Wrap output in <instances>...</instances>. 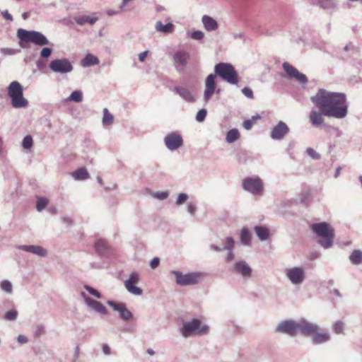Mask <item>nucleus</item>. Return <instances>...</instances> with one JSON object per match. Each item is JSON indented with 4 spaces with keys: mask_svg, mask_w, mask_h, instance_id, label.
Wrapping results in <instances>:
<instances>
[{
    "mask_svg": "<svg viewBox=\"0 0 362 362\" xmlns=\"http://www.w3.org/2000/svg\"><path fill=\"white\" fill-rule=\"evenodd\" d=\"M310 100L328 117L341 119L348 114L349 105L344 93L320 88Z\"/></svg>",
    "mask_w": 362,
    "mask_h": 362,
    "instance_id": "f257e3e1",
    "label": "nucleus"
},
{
    "mask_svg": "<svg viewBox=\"0 0 362 362\" xmlns=\"http://www.w3.org/2000/svg\"><path fill=\"white\" fill-rule=\"evenodd\" d=\"M219 76L223 81L236 85L238 83V76L234 66L229 63L221 62L214 66V73L209 74L205 80V89L204 92V100L208 102L211 96L216 92L220 93V90H216V77Z\"/></svg>",
    "mask_w": 362,
    "mask_h": 362,
    "instance_id": "f03ea898",
    "label": "nucleus"
},
{
    "mask_svg": "<svg viewBox=\"0 0 362 362\" xmlns=\"http://www.w3.org/2000/svg\"><path fill=\"white\" fill-rule=\"evenodd\" d=\"M312 230L317 236V243L324 249H329L332 247L334 232L326 222L315 223L312 225Z\"/></svg>",
    "mask_w": 362,
    "mask_h": 362,
    "instance_id": "7ed1b4c3",
    "label": "nucleus"
},
{
    "mask_svg": "<svg viewBox=\"0 0 362 362\" xmlns=\"http://www.w3.org/2000/svg\"><path fill=\"white\" fill-rule=\"evenodd\" d=\"M209 331V327L205 324L202 325L198 318L184 322L182 327L180 329V333L185 338H188L193 334L202 336L206 334Z\"/></svg>",
    "mask_w": 362,
    "mask_h": 362,
    "instance_id": "20e7f679",
    "label": "nucleus"
},
{
    "mask_svg": "<svg viewBox=\"0 0 362 362\" xmlns=\"http://www.w3.org/2000/svg\"><path fill=\"white\" fill-rule=\"evenodd\" d=\"M17 36L21 42H33L38 46L49 45V42L42 33L35 30H26L19 28L17 31Z\"/></svg>",
    "mask_w": 362,
    "mask_h": 362,
    "instance_id": "39448f33",
    "label": "nucleus"
},
{
    "mask_svg": "<svg viewBox=\"0 0 362 362\" xmlns=\"http://www.w3.org/2000/svg\"><path fill=\"white\" fill-rule=\"evenodd\" d=\"M170 273L175 276L176 284L181 286L197 284L202 276L201 273L199 272H189L184 274L180 271L172 270Z\"/></svg>",
    "mask_w": 362,
    "mask_h": 362,
    "instance_id": "423d86ee",
    "label": "nucleus"
},
{
    "mask_svg": "<svg viewBox=\"0 0 362 362\" xmlns=\"http://www.w3.org/2000/svg\"><path fill=\"white\" fill-rule=\"evenodd\" d=\"M242 186L244 190L253 195H262L263 182L259 177H247L243 180Z\"/></svg>",
    "mask_w": 362,
    "mask_h": 362,
    "instance_id": "0eeeda50",
    "label": "nucleus"
},
{
    "mask_svg": "<svg viewBox=\"0 0 362 362\" xmlns=\"http://www.w3.org/2000/svg\"><path fill=\"white\" fill-rule=\"evenodd\" d=\"M284 274L287 279L296 286L302 284L305 279V272L302 267L286 268Z\"/></svg>",
    "mask_w": 362,
    "mask_h": 362,
    "instance_id": "6e6552de",
    "label": "nucleus"
},
{
    "mask_svg": "<svg viewBox=\"0 0 362 362\" xmlns=\"http://www.w3.org/2000/svg\"><path fill=\"white\" fill-rule=\"evenodd\" d=\"M298 320H284L278 323L274 329L276 333L295 337L298 333Z\"/></svg>",
    "mask_w": 362,
    "mask_h": 362,
    "instance_id": "1a4fd4ad",
    "label": "nucleus"
},
{
    "mask_svg": "<svg viewBox=\"0 0 362 362\" xmlns=\"http://www.w3.org/2000/svg\"><path fill=\"white\" fill-rule=\"evenodd\" d=\"M49 66L53 72L62 74L70 73L74 69L71 62L66 58L52 60Z\"/></svg>",
    "mask_w": 362,
    "mask_h": 362,
    "instance_id": "9d476101",
    "label": "nucleus"
},
{
    "mask_svg": "<svg viewBox=\"0 0 362 362\" xmlns=\"http://www.w3.org/2000/svg\"><path fill=\"white\" fill-rule=\"evenodd\" d=\"M298 332L304 337H312L315 332L320 331L321 328L318 324L310 322L305 318L301 317L298 320Z\"/></svg>",
    "mask_w": 362,
    "mask_h": 362,
    "instance_id": "9b49d317",
    "label": "nucleus"
},
{
    "mask_svg": "<svg viewBox=\"0 0 362 362\" xmlns=\"http://www.w3.org/2000/svg\"><path fill=\"white\" fill-rule=\"evenodd\" d=\"M232 271L240 275L245 280L249 279L252 274L251 267L245 260L237 261L233 264Z\"/></svg>",
    "mask_w": 362,
    "mask_h": 362,
    "instance_id": "f8f14e48",
    "label": "nucleus"
},
{
    "mask_svg": "<svg viewBox=\"0 0 362 362\" xmlns=\"http://www.w3.org/2000/svg\"><path fill=\"white\" fill-rule=\"evenodd\" d=\"M282 66L284 70L286 72V74L291 78H295L301 84L307 83L308 78L306 76L302 73H300L298 71V69H296L294 66H293L288 62H284Z\"/></svg>",
    "mask_w": 362,
    "mask_h": 362,
    "instance_id": "ddd939ff",
    "label": "nucleus"
},
{
    "mask_svg": "<svg viewBox=\"0 0 362 362\" xmlns=\"http://www.w3.org/2000/svg\"><path fill=\"white\" fill-rule=\"evenodd\" d=\"M114 310L119 313V317L124 320H129L133 317V315L130 310H129L125 304L122 303H115L112 300H108L107 302Z\"/></svg>",
    "mask_w": 362,
    "mask_h": 362,
    "instance_id": "4468645a",
    "label": "nucleus"
},
{
    "mask_svg": "<svg viewBox=\"0 0 362 362\" xmlns=\"http://www.w3.org/2000/svg\"><path fill=\"white\" fill-rule=\"evenodd\" d=\"M289 128L287 124L280 121L274 127L270 133V136L274 140H281L288 133Z\"/></svg>",
    "mask_w": 362,
    "mask_h": 362,
    "instance_id": "2eb2a0df",
    "label": "nucleus"
},
{
    "mask_svg": "<svg viewBox=\"0 0 362 362\" xmlns=\"http://www.w3.org/2000/svg\"><path fill=\"white\" fill-rule=\"evenodd\" d=\"M164 142L168 149L174 151L182 146V139L180 134L173 132L165 136Z\"/></svg>",
    "mask_w": 362,
    "mask_h": 362,
    "instance_id": "dca6fc26",
    "label": "nucleus"
},
{
    "mask_svg": "<svg viewBox=\"0 0 362 362\" xmlns=\"http://www.w3.org/2000/svg\"><path fill=\"white\" fill-rule=\"evenodd\" d=\"M189 54L185 51L176 52L173 55L174 64L178 71H182L186 66Z\"/></svg>",
    "mask_w": 362,
    "mask_h": 362,
    "instance_id": "f3484780",
    "label": "nucleus"
},
{
    "mask_svg": "<svg viewBox=\"0 0 362 362\" xmlns=\"http://www.w3.org/2000/svg\"><path fill=\"white\" fill-rule=\"evenodd\" d=\"M324 116L325 115L322 111L313 108L309 115L310 122L313 127L316 128H322L325 123Z\"/></svg>",
    "mask_w": 362,
    "mask_h": 362,
    "instance_id": "a211bd4d",
    "label": "nucleus"
},
{
    "mask_svg": "<svg viewBox=\"0 0 362 362\" xmlns=\"http://www.w3.org/2000/svg\"><path fill=\"white\" fill-rule=\"evenodd\" d=\"M18 249L30 252L41 257H45L47 256V251L40 245H19Z\"/></svg>",
    "mask_w": 362,
    "mask_h": 362,
    "instance_id": "6ab92c4d",
    "label": "nucleus"
},
{
    "mask_svg": "<svg viewBox=\"0 0 362 362\" xmlns=\"http://www.w3.org/2000/svg\"><path fill=\"white\" fill-rule=\"evenodd\" d=\"M94 248L98 255L103 257H107L110 253V246L105 239H98L94 244Z\"/></svg>",
    "mask_w": 362,
    "mask_h": 362,
    "instance_id": "aec40b11",
    "label": "nucleus"
},
{
    "mask_svg": "<svg viewBox=\"0 0 362 362\" xmlns=\"http://www.w3.org/2000/svg\"><path fill=\"white\" fill-rule=\"evenodd\" d=\"M3 305L5 308H11L4 314L2 317L3 320L6 321H15L18 317V312L13 308V303L9 300H5L3 302Z\"/></svg>",
    "mask_w": 362,
    "mask_h": 362,
    "instance_id": "412c9836",
    "label": "nucleus"
},
{
    "mask_svg": "<svg viewBox=\"0 0 362 362\" xmlns=\"http://www.w3.org/2000/svg\"><path fill=\"white\" fill-rule=\"evenodd\" d=\"M330 334L327 332L317 331L310 337L311 342L314 345L325 344L330 340Z\"/></svg>",
    "mask_w": 362,
    "mask_h": 362,
    "instance_id": "4be33fe9",
    "label": "nucleus"
},
{
    "mask_svg": "<svg viewBox=\"0 0 362 362\" xmlns=\"http://www.w3.org/2000/svg\"><path fill=\"white\" fill-rule=\"evenodd\" d=\"M173 91L178 94L183 100L187 103L195 102L194 97L188 88L181 86H175L173 88Z\"/></svg>",
    "mask_w": 362,
    "mask_h": 362,
    "instance_id": "5701e85b",
    "label": "nucleus"
},
{
    "mask_svg": "<svg viewBox=\"0 0 362 362\" xmlns=\"http://www.w3.org/2000/svg\"><path fill=\"white\" fill-rule=\"evenodd\" d=\"M85 302L88 307H90L95 312L101 315H105L107 313V308L102 303L90 298H86Z\"/></svg>",
    "mask_w": 362,
    "mask_h": 362,
    "instance_id": "b1692460",
    "label": "nucleus"
},
{
    "mask_svg": "<svg viewBox=\"0 0 362 362\" xmlns=\"http://www.w3.org/2000/svg\"><path fill=\"white\" fill-rule=\"evenodd\" d=\"M23 93V86L19 82L16 81L11 82L8 87V95L10 97V98H12L16 95H19Z\"/></svg>",
    "mask_w": 362,
    "mask_h": 362,
    "instance_id": "393cba45",
    "label": "nucleus"
},
{
    "mask_svg": "<svg viewBox=\"0 0 362 362\" xmlns=\"http://www.w3.org/2000/svg\"><path fill=\"white\" fill-rule=\"evenodd\" d=\"M202 21L204 28L207 31H209V32L215 31L218 28L217 21L209 16H206V15L203 16V17L202 18Z\"/></svg>",
    "mask_w": 362,
    "mask_h": 362,
    "instance_id": "a878e982",
    "label": "nucleus"
},
{
    "mask_svg": "<svg viewBox=\"0 0 362 362\" xmlns=\"http://www.w3.org/2000/svg\"><path fill=\"white\" fill-rule=\"evenodd\" d=\"M225 241L226 243V245L223 246V249L228 250V254L226 257V261L227 262H229L233 260L235 257V255L233 252L234 249L235 241L232 237L226 238Z\"/></svg>",
    "mask_w": 362,
    "mask_h": 362,
    "instance_id": "bb28decb",
    "label": "nucleus"
},
{
    "mask_svg": "<svg viewBox=\"0 0 362 362\" xmlns=\"http://www.w3.org/2000/svg\"><path fill=\"white\" fill-rule=\"evenodd\" d=\"M254 231L261 241L267 240L270 236L269 230L266 226H256Z\"/></svg>",
    "mask_w": 362,
    "mask_h": 362,
    "instance_id": "cd10ccee",
    "label": "nucleus"
},
{
    "mask_svg": "<svg viewBox=\"0 0 362 362\" xmlns=\"http://www.w3.org/2000/svg\"><path fill=\"white\" fill-rule=\"evenodd\" d=\"M175 26L172 23L163 25L161 21H157L155 25V29L159 33L164 34L172 33L174 31Z\"/></svg>",
    "mask_w": 362,
    "mask_h": 362,
    "instance_id": "c85d7f7f",
    "label": "nucleus"
},
{
    "mask_svg": "<svg viewBox=\"0 0 362 362\" xmlns=\"http://www.w3.org/2000/svg\"><path fill=\"white\" fill-rule=\"evenodd\" d=\"M71 175L75 180H86L89 177V173L86 168L81 167L71 173Z\"/></svg>",
    "mask_w": 362,
    "mask_h": 362,
    "instance_id": "c756f323",
    "label": "nucleus"
},
{
    "mask_svg": "<svg viewBox=\"0 0 362 362\" xmlns=\"http://www.w3.org/2000/svg\"><path fill=\"white\" fill-rule=\"evenodd\" d=\"M11 99V105L14 108H24L26 107L28 103L27 99L23 97V93L16 95Z\"/></svg>",
    "mask_w": 362,
    "mask_h": 362,
    "instance_id": "7c9ffc66",
    "label": "nucleus"
},
{
    "mask_svg": "<svg viewBox=\"0 0 362 362\" xmlns=\"http://www.w3.org/2000/svg\"><path fill=\"white\" fill-rule=\"evenodd\" d=\"M100 63V60L98 58L93 54H88L86 57L81 60V65L83 67H89L91 66L98 65Z\"/></svg>",
    "mask_w": 362,
    "mask_h": 362,
    "instance_id": "2f4dec72",
    "label": "nucleus"
},
{
    "mask_svg": "<svg viewBox=\"0 0 362 362\" xmlns=\"http://www.w3.org/2000/svg\"><path fill=\"white\" fill-rule=\"evenodd\" d=\"M318 5L320 8L327 9H335L339 6L338 0H319Z\"/></svg>",
    "mask_w": 362,
    "mask_h": 362,
    "instance_id": "473e14b6",
    "label": "nucleus"
},
{
    "mask_svg": "<svg viewBox=\"0 0 362 362\" xmlns=\"http://www.w3.org/2000/svg\"><path fill=\"white\" fill-rule=\"evenodd\" d=\"M240 240L241 243L245 246H248L251 243V234L249 230L244 227L240 233Z\"/></svg>",
    "mask_w": 362,
    "mask_h": 362,
    "instance_id": "72a5a7b5",
    "label": "nucleus"
},
{
    "mask_svg": "<svg viewBox=\"0 0 362 362\" xmlns=\"http://www.w3.org/2000/svg\"><path fill=\"white\" fill-rule=\"evenodd\" d=\"M349 260L354 265L360 264L362 263V252L354 250L349 256Z\"/></svg>",
    "mask_w": 362,
    "mask_h": 362,
    "instance_id": "f704fd0d",
    "label": "nucleus"
},
{
    "mask_svg": "<svg viewBox=\"0 0 362 362\" xmlns=\"http://www.w3.org/2000/svg\"><path fill=\"white\" fill-rule=\"evenodd\" d=\"M98 21L97 17H90L88 16H82L76 18V22L81 25H83L86 23H89L90 25H93Z\"/></svg>",
    "mask_w": 362,
    "mask_h": 362,
    "instance_id": "c9c22d12",
    "label": "nucleus"
},
{
    "mask_svg": "<svg viewBox=\"0 0 362 362\" xmlns=\"http://www.w3.org/2000/svg\"><path fill=\"white\" fill-rule=\"evenodd\" d=\"M49 200L45 197H36V210L39 212L44 210L48 205Z\"/></svg>",
    "mask_w": 362,
    "mask_h": 362,
    "instance_id": "e433bc0d",
    "label": "nucleus"
},
{
    "mask_svg": "<svg viewBox=\"0 0 362 362\" xmlns=\"http://www.w3.org/2000/svg\"><path fill=\"white\" fill-rule=\"evenodd\" d=\"M124 285L127 290L133 295L141 296L143 293V291L141 288L130 284L129 281H124Z\"/></svg>",
    "mask_w": 362,
    "mask_h": 362,
    "instance_id": "4c0bfd02",
    "label": "nucleus"
},
{
    "mask_svg": "<svg viewBox=\"0 0 362 362\" xmlns=\"http://www.w3.org/2000/svg\"><path fill=\"white\" fill-rule=\"evenodd\" d=\"M114 117L107 108L103 109V124L110 126L113 123Z\"/></svg>",
    "mask_w": 362,
    "mask_h": 362,
    "instance_id": "58836bf2",
    "label": "nucleus"
},
{
    "mask_svg": "<svg viewBox=\"0 0 362 362\" xmlns=\"http://www.w3.org/2000/svg\"><path fill=\"white\" fill-rule=\"evenodd\" d=\"M240 136L239 132L237 129H233L228 132L226 134V141L228 143L235 141Z\"/></svg>",
    "mask_w": 362,
    "mask_h": 362,
    "instance_id": "ea45409f",
    "label": "nucleus"
},
{
    "mask_svg": "<svg viewBox=\"0 0 362 362\" xmlns=\"http://www.w3.org/2000/svg\"><path fill=\"white\" fill-rule=\"evenodd\" d=\"M83 100V94L81 90H75L71 93L67 98V101H73L75 103H80Z\"/></svg>",
    "mask_w": 362,
    "mask_h": 362,
    "instance_id": "a19ab883",
    "label": "nucleus"
},
{
    "mask_svg": "<svg viewBox=\"0 0 362 362\" xmlns=\"http://www.w3.org/2000/svg\"><path fill=\"white\" fill-rule=\"evenodd\" d=\"M259 119H260V116L259 115L252 116L251 119L245 120L243 122V126L245 129L250 130L252 129L256 121Z\"/></svg>",
    "mask_w": 362,
    "mask_h": 362,
    "instance_id": "79ce46f5",
    "label": "nucleus"
},
{
    "mask_svg": "<svg viewBox=\"0 0 362 362\" xmlns=\"http://www.w3.org/2000/svg\"><path fill=\"white\" fill-rule=\"evenodd\" d=\"M33 144V138L30 135H27L24 137L22 141V146L24 149H30Z\"/></svg>",
    "mask_w": 362,
    "mask_h": 362,
    "instance_id": "37998d69",
    "label": "nucleus"
},
{
    "mask_svg": "<svg viewBox=\"0 0 362 362\" xmlns=\"http://www.w3.org/2000/svg\"><path fill=\"white\" fill-rule=\"evenodd\" d=\"M1 288L8 293H12V284L8 280H4L0 284Z\"/></svg>",
    "mask_w": 362,
    "mask_h": 362,
    "instance_id": "c03bdc74",
    "label": "nucleus"
},
{
    "mask_svg": "<svg viewBox=\"0 0 362 362\" xmlns=\"http://www.w3.org/2000/svg\"><path fill=\"white\" fill-rule=\"evenodd\" d=\"M45 334V326L42 325H37L34 330H33V334L35 338H38L42 335H44Z\"/></svg>",
    "mask_w": 362,
    "mask_h": 362,
    "instance_id": "a18cd8bd",
    "label": "nucleus"
},
{
    "mask_svg": "<svg viewBox=\"0 0 362 362\" xmlns=\"http://www.w3.org/2000/svg\"><path fill=\"white\" fill-rule=\"evenodd\" d=\"M151 194L153 198L159 200L166 199L169 197V192L168 191L156 192H153Z\"/></svg>",
    "mask_w": 362,
    "mask_h": 362,
    "instance_id": "49530a36",
    "label": "nucleus"
},
{
    "mask_svg": "<svg viewBox=\"0 0 362 362\" xmlns=\"http://www.w3.org/2000/svg\"><path fill=\"white\" fill-rule=\"evenodd\" d=\"M188 199H189V196L187 194L180 193L178 194V196L176 199L175 204L177 206H181L184 203H185Z\"/></svg>",
    "mask_w": 362,
    "mask_h": 362,
    "instance_id": "de8ad7c7",
    "label": "nucleus"
},
{
    "mask_svg": "<svg viewBox=\"0 0 362 362\" xmlns=\"http://www.w3.org/2000/svg\"><path fill=\"white\" fill-rule=\"evenodd\" d=\"M332 329L336 334H341L344 330V323L341 321H337L333 324Z\"/></svg>",
    "mask_w": 362,
    "mask_h": 362,
    "instance_id": "09e8293b",
    "label": "nucleus"
},
{
    "mask_svg": "<svg viewBox=\"0 0 362 362\" xmlns=\"http://www.w3.org/2000/svg\"><path fill=\"white\" fill-rule=\"evenodd\" d=\"M84 288L92 296H95V298H102V296L101 294L96 290L94 288L88 286V285H85L84 286Z\"/></svg>",
    "mask_w": 362,
    "mask_h": 362,
    "instance_id": "8fccbe9b",
    "label": "nucleus"
},
{
    "mask_svg": "<svg viewBox=\"0 0 362 362\" xmlns=\"http://www.w3.org/2000/svg\"><path fill=\"white\" fill-rule=\"evenodd\" d=\"M139 281V274L136 272H132L128 279H127L125 281H129L130 284H137Z\"/></svg>",
    "mask_w": 362,
    "mask_h": 362,
    "instance_id": "3c124183",
    "label": "nucleus"
},
{
    "mask_svg": "<svg viewBox=\"0 0 362 362\" xmlns=\"http://www.w3.org/2000/svg\"><path fill=\"white\" fill-rule=\"evenodd\" d=\"M206 114L207 112L205 109L199 110L196 116L197 121L199 122H203L206 118Z\"/></svg>",
    "mask_w": 362,
    "mask_h": 362,
    "instance_id": "603ef678",
    "label": "nucleus"
},
{
    "mask_svg": "<svg viewBox=\"0 0 362 362\" xmlns=\"http://www.w3.org/2000/svg\"><path fill=\"white\" fill-rule=\"evenodd\" d=\"M204 34L202 31L195 30L190 35V37L193 40H201L204 38Z\"/></svg>",
    "mask_w": 362,
    "mask_h": 362,
    "instance_id": "864d4df0",
    "label": "nucleus"
},
{
    "mask_svg": "<svg viewBox=\"0 0 362 362\" xmlns=\"http://www.w3.org/2000/svg\"><path fill=\"white\" fill-rule=\"evenodd\" d=\"M52 49L49 47H44L40 52V56L42 58L47 59L52 54Z\"/></svg>",
    "mask_w": 362,
    "mask_h": 362,
    "instance_id": "5fc2aeb1",
    "label": "nucleus"
},
{
    "mask_svg": "<svg viewBox=\"0 0 362 362\" xmlns=\"http://www.w3.org/2000/svg\"><path fill=\"white\" fill-rule=\"evenodd\" d=\"M187 211L190 215L194 216L197 211L195 204L193 202H189L187 206Z\"/></svg>",
    "mask_w": 362,
    "mask_h": 362,
    "instance_id": "6e6d98bb",
    "label": "nucleus"
},
{
    "mask_svg": "<svg viewBox=\"0 0 362 362\" xmlns=\"http://www.w3.org/2000/svg\"><path fill=\"white\" fill-rule=\"evenodd\" d=\"M242 93L248 98H253V92L251 88L245 87L242 89Z\"/></svg>",
    "mask_w": 362,
    "mask_h": 362,
    "instance_id": "4d7b16f0",
    "label": "nucleus"
},
{
    "mask_svg": "<svg viewBox=\"0 0 362 362\" xmlns=\"http://www.w3.org/2000/svg\"><path fill=\"white\" fill-rule=\"evenodd\" d=\"M306 152L308 156L312 157L313 158H319L320 155L312 148H308L306 149Z\"/></svg>",
    "mask_w": 362,
    "mask_h": 362,
    "instance_id": "13d9d810",
    "label": "nucleus"
},
{
    "mask_svg": "<svg viewBox=\"0 0 362 362\" xmlns=\"http://www.w3.org/2000/svg\"><path fill=\"white\" fill-rule=\"evenodd\" d=\"M160 264V259L158 257H153L150 262V267L151 269H156Z\"/></svg>",
    "mask_w": 362,
    "mask_h": 362,
    "instance_id": "bf43d9fd",
    "label": "nucleus"
},
{
    "mask_svg": "<svg viewBox=\"0 0 362 362\" xmlns=\"http://www.w3.org/2000/svg\"><path fill=\"white\" fill-rule=\"evenodd\" d=\"M17 341L19 344H26L28 341V337L23 334H19L17 337Z\"/></svg>",
    "mask_w": 362,
    "mask_h": 362,
    "instance_id": "052dcab7",
    "label": "nucleus"
},
{
    "mask_svg": "<svg viewBox=\"0 0 362 362\" xmlns=\"http://www.w3.org/2000/svg\"><path fill=\"white\" fill-rule=\"evenodd\" d=\"M90 267L93 269H102L105 267V264L103 262H92Z\"/></svg>",
    "mask_w": 362,
    "mask_h": 362,
    "instance_id": "680f3d73",
    "label": "nucleus"
},
{
    "mask_svg": "<svg viewBox=\"0 0 362 362\" xmlns=\"http://www.w3.org/2000/svg\"><path fill=\"white\" fill-rule=\"evenodd\" d=\"M103 352L106 356L110 355L111 354L110 347L106 344H103Z\"/></svg>",
    "mask_w": 362,
    "mask_h": 362,
    "instance_id": "e2e57ef3",
    "label": "nucleus"
},
{
    "mask_svg": "<svg viewBox=\"0 0 362 362\" xmlns=\"http://www.w3.org/2000/svg\"><path fill=\"white\" fill-rule=\"evenodd\" d=\"M1 15L7 21H13V16L8 13V11L7 10L3 11L1 13Z\"/></svg>",
    "mask_w": 362,
    "mask_h": 362,
    "instance_id": "0e129e2a",
    "label": "nucleus"
},
{
    "mask_svg": "<svg viewBox=\"0 0 362 362\" xmlns=\"http://www.w3.org/2000/svg\"><path fill=\"white\" fill-rule=\"evenodd\" d=\"M210 249L212 250H214L216 252H221L223 250H224L223 249V247H219L216 245H210Z\"/></svg>",
    "mask_w": 362,
    "mask_h": 362,
    "instance_id": "69168bd1",
    "label": "nucleus"
},
{
    "mask_svg": "<svg viewBox=\"0 0 362 362\" xmlns=\"http://www.w3.org/2000/svg\"><path fill=\"white\" fill-rule=\"evenodd\" d=\"M147 54H148V51H144V52H141L139 54V59L142 62H144L147 57Z\"/></svg>",
    "mask_w": 362,
    "mask_h": 362,
    "instance_id": "338daca9",
    "label": "nucleus"
},
{
    "mask_svg": "<svg viewBox=\"0 0 362 362\" xmlns=\"http://www.w3.org/2000/svg\"><path fill=\"white\" fill-rule=\"evenodd\" d=\"M62 221L64 223H67V224H71L72 223V220L70 217L69 216H63L62 218Z\"/></svg>",
    "mask_w": 362,
    "mask_h": 362,
    "instance_id": "774afa93",
    "label": "nucleus"
}]
</instances>
